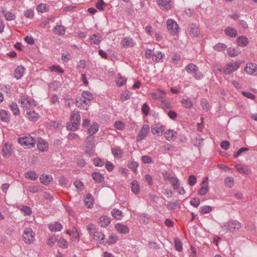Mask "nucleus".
Returning a JSON list of instances; mask_svg holds the SVG:
<instances>
[{
	"instance_id": "bf43d9fd",
	"label": "nucleus",
	"mask_w": 257,
	"mask_h": 257,
	"mask_svg": "<svg viewBox=\"0 0 257 257\" xmlns=\"http://www.w3.org/2000/svg\"><path fill=\"white\" fill-rule=\"evenodd\" d=\"M58 245L60 247H62L63 248H66L68 247V244L67 241L66 240L64 239V238H60L58 241Z\"/></svg>"
},
{
	"instance_id": "c03bdc74",
	"label": "nucleus",
	"mask_w": 257,
	"mask_h": 257,
	"mask_svg": "<svg viewBox=\"0 0 257 257\" xmlns=\"http://www.w3.org/2000/svg\"><path fill=\"white\" fill-rule=\"evenodd\" d=\"M194 76H195L196 79H201L203 78V74L198 71V68L197 66L194 65Z\"/></svg>"
},
{
	"instance_id": "a19ab883",
	"label": "nucleus",
	"mask_w": 257,
	"mask_h": 257,
	"mask_svg": "<svg viewBox=\"0 0 257 257\" xmlns=\"http://www.w3.org/2000/svg\"><path fill=\"white\" fill-rule=\"evenodd\" d=\"M100 37L97 34H93L90 37V40L91 43L98 45L101 42Z\"/></svg>"
},
{
	"instance_id": "3c124183",
	"label": "nucleus",
	"mask_w": 257,
	"mask_h": 257,
	"mask_svg": "<svg viewBox=\"0 0 257 257\" xmlns=\"http://www.w3.org/2000/svg\"><path fill=\"white\" fill-rule=\"evenodd\" d=\"M3 13L4 14L5 18L8 21H12L15 19L16 16L15 15L11 12H6L4 11H3Z\"/></svg>"
},
{
	"instance_id": "473e14b6",
	"label": "nucleus",
	"mask_w": 257,
	"mask_h": 257,
	"mask_svg": "<svg viewBox=\"0 0 257 257\" xmlns=\"http://www.w3.org/2000/svg\"><path fill=\"white\" fill-rule=\"evenodd\" d=\"M52 177L51 175L43 174L40 178L41 182L45 185L48 184L52 180Z\"/></svg>"
},
{
	"instance_id": "c85d7f7f",
	"label": "nucleus",
	"mask_w": 257,
	"mask_h": 257,
	"mask_svg": "<svg viewBox=\"0 0 257 257\" xmlns=\"http://www.w3.org/2000/svg\"><path fill=\"white\" fill-rule=\"evenodd\" d=\"M224 33L226 35L232 38L235 37L237 35L236 30L230 27H227L224 30Z\"/></svg>"
},
{
	"instance_id": "864d4df0",
	"label": "nucleus",
	"mask_w": 257,
	"mask_h": 257,
	"mask_svg": "<svg viewBox=\"0 0 257 257\" xmlns=\"http://www.w3.org/2000/svg\"><path fill=\"white\" fill-rule=\"evenodd\" d=\"M178 206V201L175 202H169L167 204V207L168 209L170 210H175L177 208Z\"/></svg>"
},
{
	"instance_id": "f257e3e1",
	"label": "nucleus",
	"mask_w": 257,
	"mask_h": 257,
	"mask_svg": "<svg viewBox=\"0 0 257 257\" xmlns=\"http://www.w3.org/2000/svg\"><path fill=\"white\" fill-rule=\"evenodd\" d=\"M81 117L80 112L77 110H73L70 116V122L67 124V128L71 131H75L80 124Z\"/></svg>"
},
{
	"instance_id": "0e129e2a",
	"label": "nucleus",
	"mask_w": 257,
	"mask_h": 257,
	"mask_svg": "<svg viewBox=\"0 0 257 257\" xmlns=\"http://www.w3.org/2000/svg\"><path fill=\"white\" fill-rule=\"evenodd\" d=\"M214 49L215 50L221 51L223 50H225L227 47L225 44L219 43L214 46Z\"/></svg>"
},
{
	"instance_id": "2f4dec72",
	"label": "nucleus",
	"mask_w": 257,
	"mask_h": 257,
	"mask_svg": "<svg viewBox=\"0 0 257 257\" xmlns=\"http://www.w3.org/2000/svg\"><path fill=\"white\" fill-rule=\"evenodd\" d=\"M111 215L115 219L118 220L121 219L123 215L122 212L118 209H113L111 211Z\"/></svg>"
},
{
	"instance_id": "680f3d73",
	"label": "nucleus",
	"mask_w": 257,
	"mask_h": 257,
	"mask_svg": "<svg viewBox=\"0 0 257 257\" xmlns=\"http://www.w3.org/2000/svg\"><path fill=\"white\" fill-rule=\"evenodd\" d=\"M225 184L229 188H231L234 184V180L233 178L228 177L225 179Z\"/></svg>"
},
{
	"instance_id": "052dcab7",
	"label": "nucleus",
	"mask_w": 257,
	"mask_h": 257,
	"mask_svg": "<svg viewBox=\"0 0 257 257\" xmlns=\"http://www.w3.org/2000/svg\"><path fill=\"white\" fill-rule=\"evenodd\" d=\"M114 126L117 130H123L125 127V125L124 123L121 121H116L114 123Z\"/></svg>"
},
{
	"instance_id": "6e6552de",
	"label": "nucleus",
	"mask_w": 257,
	"mask_h": 257,
	"mask_svg": "<svg viewBox=\"0 0 257 257\" xmlns=\"http://www.w3.org/2000/svg\"><path fill=\"white\" fill-rule=\"evenodd\" d=\"M149 132V126L147 124H144L143 125L141 129L140 130L137 138V142H141L142 140L144 139L147 136Z\"/></svg>"
},
{
	"instance_id": "ddd939ff",
	"label": "nucleus",
	"mask_w": 257,
	"mask_h": 257,
	"mask_svg": "<svg viewBox=\"0 0 257 257\" xmlns=\"http://www.w3.org/2000/svg\"><path fill=\"white\" fill-rule=\"evenodd\" d=\"M135 44V42L133 39L130 37L124 38L121 41V45L124 48L132 47Z\"/></svg>"
},
{
	"instance_id": "e2e57ef3",
	"label": "nucleus",
	"mask_w": 257,
	"mask_h": 257,
	"mask_svg": "<svg viewBox=\"0 0 257 257\" xmlns=\"http://www.w3.org/2000/svg\"><path fill=\"white\" fill-rule=\"evenodd\" d=\"M201 105L204 110L206 111L208 110L209 108V104L207 100L205 99H202L201 101Z\"/></svg>"
},
{
	"instance_id": "f03ea898",
	"label": "nucleus",
	"mask_w": 257,
	"mask_h": 257,
	"mask_svg": "<svg viewBox=\"0 0 257 257\" xmlns=\"http://www.w3.org/2000/svg\"><path fill=\"white\" fill-rule=\"evenodd\" d=\"M20 101L21 106L27 111L32 109L37 105L36 101L26 95H23L21 96Z\"/></svg>"
},
{
	"instance_id": "9b49d317",
	"label": "nucleus",
	"mask_w": 257,
	"mask_h": 257,
	"mask_svg": "<svg viewBox=\"0 0 257 257\" xmlns=\"http://www.w3.org/2000/svg\"><path fill=\"white\" fill-rule=\"evenodd\" d=\"M114 228L120 234H127L130 232V228L127 225L120 223L115 224Z\"/></svg>"
},
{
	"instance_id": "2eb2a0df",
	"label": "nucleus",
	"mask_w": 257,
	"mask_h": 257,
	"mask_svg": "<svg viewBox=\"0 0 257 257\" xmlns=\"http://www.w3.org/2000/svg\"><path fill=\"white\" fill-rule=\"evenodd\" d=\"M110 223V218L107 215L100 216L98 220V223L101 227H107Z\"/></svg>"
},
{
	"instance_id": "49530a36",
	"label": "nucleus",
	"mask_w": 257,
	"mask_h": 257,
	"mask_svg": "<svg viewBox=\"0 0 257 257\" xmlns=\"http://www.w3.org/2000/svg\"><path fill=\"white\" fill-rule=\"evenodd\" d=\"M49 69L51 72H56L58 73H64L63 69L58 65H53L49 67Z\"/></svg>"
},
{
	"instance_id": "c9c22d12",
	"label": "nucleus",
	"mask_w": 257,
	"mask_h": 257,
	"mask_svg": "<svg viewBox=\"0 0 257 257\" xmlns=\"http://www.w3.org/2000/svg\"><path fill=\"white\" fill-rule=\"evenodd\" d=\"M53 30L54 32L59 35H63L66 32L65 28L62 25H57Z\"/></svg>"
},
{
	"instance_id": "423d86ee",
	"label": "nucleus",
	"mask_w": 257,
	"mask_h": 257,
	"mask_svg": "<svg viewBox=\"0 0 257 257\" xmlns=\"http://www.w3.org/2000/svg\"><path fill=\"white\" fill-rule=\"evenodd\" d=\"M163 176L164 179L170 182L174 190L179 189L180 183L177 177L172 176L167 173H165Z\"/></svg>"
},
{
	"instance_id": "603ef678",
	"label": "nucleus",
	"mask_w": 257,
	"mask_h": 257,
	"mask_svg": "<svg viewBox=\"0 0 257 257\" xmlns=\"http://www.w3.org/2000/svg\"><path fill=\"white\" fill-rule=\"evenodd\" d=\"M128 167L132 170L135 173L137 172L139 164L137 162L132 161L128 164Z\"/></svg>"
},
{
	"instance_id": "a18cd8bd",
	"label": "nucleus",
	"mask_w": 257,
	"mask_h": 257,
	"mask_svg": "<svg viewBox=\"0 0 257 257\" xmlns=\"http://www.w3.org/2000/svg\"><path fill=\"white\" fill-rule=\"evenodd\" d=\"M10 107L11 108V110L13 111V114L15 115H18L20 113V110L18 105L15 103H12V104L10 105Z\"/></svg>"
},
{
	"instance_id": "39448f33",
	"label": "nucleus",
	"mask_w": 257,
	"mask_h": 257,
	"mask_svg": "<svg viewBox=\"0 0 257 257\" xmlns=\"http://www.w3.org/2000/svg\"><path fill=\"white\" fill-rule=\"evenodd\" d=\"M25 242L28 244H31L35 240L34 233L30 227H26L23 234Z\"/></svg>"
},
{
	"instance_id": "de8ad7c7",
	"label": "nucleus",
	"mask_w": 257,
	"mask_h": 257,
	"mask_svg": "<svg viewBox=\"0 0 257 257\" xmlns=\"http://www.w3.org/2000/svg\"><path fill=\"white\" fill-rule=\"evenodd\" d=\"M161 107L164 109H170L172 108L170 102L166 100H163L161 103Z\"/></svg>"
},
{
	"instance_id": "69168bd1",
	"label": "nucleus",
	"mask_w": 257,
	"mask_h": 257,
	"mask_svg": "<svg viewBox=\"0 0 257 257\" xmlns=\"http://www.w3.org/2000/svg\"><path fill=\"white\" fill-rule=\"evenodd\" d=\"M142 161L144 164H150L153 163L152 158L149 156H143L142 157Z\"/></svg>"
},
{
	"instance_id": "4be33fe9",
	"label": "nucleus",
	"mask_w": 257,
	"mask_h": 257,
	"mask_svg": "<svg viewBox=\"0 0 257 257\" xmlns=\"http://www.w3.org/2000/svg\"><path fill=\"white\" fill-rule=\"evenodd\" d=\"M25 70V69L24 67L22 66H17L14 72L15 78L18 80L21 79L24 75Z\"/></svg>"
},
{
	"instance_id": "aec40b11",
	"label": "nucleus",
	"mask_w": 257,
	"mask_h": 257,
	"mask_svg": "<svg viewBox=\"0 0 257 257\" xmlns=\"http://www.w3.org/2000/svg\"><path fill=\"white\" fill-rule=\"evenodd\" d=\"M12 152L11 145L8 143H5L2 149L3 156L5 158H7L11 155Z\"/></svg>"
},
{
	"instance_id": "37998d69",
	"label": "nucleus",
	"mask_w": 257,
	"mask_h": 257,
	"mask_svg": "<svg viewBox=\"0 0 257 257\" xmlns=\"http://www.w3.org/2000/svg\"><path fill=\"white\" fill-rule=\"evenodd\" d=\"M174 244L176 249L178 251H181L182 250V244L180 239L178 238H174Z\"/></svg>"
},
{
	"instance_id": "79ce46f5",
	"label": "nucleus",
	"mask_w": 257,
	"mask_h": 257,
	"mask_svg": "<svg viewBox=\"0 0 257 257\" xmlns=\"http://www.w3.org/2000/svg\"><path fill=\"white\" fill-rule=\"evenodd\" d=\"M25 177L31 180H35L38 176L34 171H28L25 173Z\"/></svg>"
},
{
	"instance_id": "393cba45",
	"label": "nucleus",
	"mask_w": 257,
	"mask_h": 257,
	"mask_svg": "<svg viewBox=\"0 0 257 257\" xmlns=\"http://www.w3.org/2000/svg\"><path fill=\"white\" fill-rule=\"evenodd\" d=\"M131 191L135 194H138L140 192L139 183L137 180H133L131 182Z\"/></svg>"
},
{
	"instance_id": "58836bf2",
	"label": "nucleus",
	"mask_w": 257,
	"mask_h": 257,
	"mask_svg": "<svg viewBox=\"0 0 257 257\" xmlns=\"http://www.w3.org/2000/svg\"><path fill=\"white\" fill-rule=\"evenodd\" d=\"M132 93L126 90L122 92L120 95V99L121 101H124L131 98Z\"/></svg>"
},
{
	"instance_id": "5fc2aeb1",
	"label": "nucleus",
	"mask_w": 257,
	"mask_h": 257,
	"mask_svg": "<svg viewBox=\"0 0 257 257\" xmlns=\"http://www.w3.org/2000/svg\"><path fill=\"white\" fill-rule=\"evenodd\" d=\"M228 54L230 57H235L239 54V52L234 48H229L227 49Z\"/></svg>"
},
{
	"instance_id": "20e7f679",
	"label": "nucleus",
	"mask_w": 257,
	"mask_h": 257,
	"mask_svg": "<svg viewBox=\"0 0 257 257\" xmlns=\"http://www.w3.org/2000/svg\"><path fill=\"white\" fill-rule=\"evenodd\" d=\"M167 28L168 31L172 34L176 35L179 31V26L177 22L172 19H169L166 22Z\"/></svg>"
},
{
	"instance_id": "4d7b16f0",
	"label": "nucleus",
	"mask_w": 257,
	"mask_h": 257,
	"mask_svg": "<svg viewBox=\"0 0 257 257\" xmlns=\"http://www.w3.org/2000/svg\"><path fill=\"white\" fill-rule=\"evenodd\" d=\"M117 237L114 234H111L107 240V242L109 244H112L116 242Z\"/></svg>"
},
{
	"instance_id": "cd10ccee",
	"label": "nucleus",
	"mask_w": 257,
	"mask_h": 257,
	"mask_svg": "<svg viewBox=\"0 0 257 257\" xmlns=\"http://www.w3.org/2000/svg\"><path fill=\"white\" fill-rule=\"evenodd\" d=\"M151 95L153 99H160L165 97L166 92L163 90H158L156 92L152 93Z\"/></svg>"
},
{
	"instance_id": "b1692460",
	"label": "nucleus",
	"mask_w": 257,
	"mask_h": 257,
	"mask_svg": "<svg viewBox=\"0 0 257 257\" xmlns=\"http://www.w3.org/2000/svg\"><path fill=\"white\" fill-rule=\"evenodd\" d=\"M49 229L53 232L60 231L62 228V224L58 222H55L49 225Z\"/></svg>"
},
{
	"instance_id": "5701e85b",
	"label": "nucleus",
	"mask_w": 257,
	"mask_h": 257,
	"mask_svg": "<svg viewBox=\"0 0 257 257\" xmlns=\"http://www.w3.org/2000/svg\"><path fill=\"white\" fill-rule=\"evenodd\" d=\"M111 152L115 158L121 159L122 157L123 153L120 148H112L111 149Z\"/></svg>"
},
{
	"instance_id": "0eeeda50",
	"label": "nucleus",
	"mask_w": 257,
	"mask_h": 257,
	"mask_svg": "<svg viewBox=\"0 0 257 257\" xmlns=\"http://www.w3.org/2000/svg\"><path fill=\"white\" fill-rule=\"evenodd\" d=\"M240 63L235 62L234 63L227 64L223 69V73L225 74H230L236 70L239 67Z\"/></svg>"
},
{
	"instance_id": "4c0bfd02",
	"label": "nucleus",
	"mask_w": 257,
	"mask_h": 257,
	"mask_svg": "<svg viewBox=\"0 0 257 257\" xmlns=\"http://www.w3.org/2000/svg\"><path fill=\"white\" fill-rule=\"evenodd\" d=\"M61 86V83L58 81H53L49 84V88L51 90H57Z\"/></svg>"
},
{
	"instance_id": "a878e982",
	"label": "nucleus",
	"mask_w": 257,
	"mask_h": 257,
	"mask_svg": "<svg viewBox=\"0 0 257 257\" xmlns=\"http://www.w3.org/2000/svg\"><path fill=\"white\" fill-rule=\"evenodd\" d=\"M99 125L98 123L97 122L93 123L88 128V133L90 135L92 136L96 134L98 131Z\"/></svg>"
},
{
	"instance_id": "6ab92c4d",
	"label": "nucleus",
	"mask_w": 257,
	"mask_h": 257,
	"mask_svg": "<svg viewBox=\"0 0 257 257\" xmlns=\"http://www.w3.org/2000/svg\"><path fill=\"white\" fill-rule=\"evenodd\" d=\"M26 116L29 120L32 121L37 120L40 117L39 114L35 111L32 110V109L27 111Z\"/></svg>"
},
{
	"instance_id": "7ed1b4c3",
	"label": "nucleus",
	"mask_w": 257,
	"mask_h": 257,
	"mask_svg": "<svg viewBox=\"0 0 257 257\" xmlns=\"http://www.w3.org/2000/svg\"><path fill=\"white\" fill-rule=\"evenodd\" d=\"M18 142L25 149H30L34 147L36 140L30 136H26L18 139Z\"/></svg>"
},
{
	"instance_id": "6e6d98bb",
	"label": "nucleus",
	"mask_w": 257,
	"mask_h": 257,
	"mask_svg": "<svg viewBox=\"0 0 257 257\" xmlns=\"http://www.w3.org/2000/svg\"><path fill=\"white\" fill-rule=\"evenodd\" d=\"M182 105L186 108H190L192 106V102L189 99H183L182 100Z\"/></svg>"
},
{
	"instance_id": "f3484780",
	"label": "nucleus",
	"mask_w": 257,
	"mask_h": 257,
	"mask_svg": "<svg viewBox=\"0 0 257 257\" xmlns=\"http://www.w3.org/2000/svg\"><path fill=\"white\" fill-rule=\"evenodd\" d=\"M37 148L41 152L47 151L48 148L47 142L41 138L38 139L37 142Z\"/></svg>"
},
{
	"instance_id": "09e8293b",
	"label": "nucleus",
	"mask_w": 257,
	"mask_h": 257,
	"mask_svg": "<svg viewBox=\"0 0 257 257\" xmlns=\"http://www.w3.org/2000/svg\"><path fill=\"white\" fill-rule=\"evenodd\" d=\"M93 163L95 166L102 167L103 166L105 162L104 161L100 158L97 157L93 159Z\"/></svg>"
},
{
	"instance_id": "a211bd4d",
	"label": "nucleus",
	"mask_w": 257,
	"mask_h": 257,
	"mask_svg": "<svg viewBox=\"0 0 257 257\" xmlns=\"http://www.w3.org/2000/svg\"><path fill=\"white\" fill-rule=\"evenodd\" d=\"M92 236L97 243H103L104 241L105 235L102 232H94L93 235Z\"/></svg>"
},
{
	"instance_id": "4468645a",
	"label": "nucleus",
	"mask_w": 257,
	"mask_h": 257,
	"mask_svg": "<svg viewBox=\"0 0 257 257\" xmlns=\"http://www.w3.org/2000/svg\"><path fill=\"white\" fill-rule=\"evenodd\" d=\"M90 105V103L87 102L82 97L77 99L76 101V105L80 109L87 110Z\"/></svg>"
},
{
	"instance_id": "13d9d810",
	"label": "nucleus",
	"mask_w": 257,
	"mask_h": 257,
	"mask_svg": "<svg viewBox=\"0 0 257 257\" xmlns=\"http://www.w3.org/2000/svg\"><path fill=\"white\" fill-rule=\"evenodd\" d=\"M212 210V207L208 205L202 206L200 208V211L203 214L209 213Z\"/></svg>"
},
{
	"instance_id": "e433bc0d",
	"label": "nucleus",
	"mask_w": 257,
	"mask_h": 257,
	"mask_svg": "<svg viewBox=\"0 0 257 257\" xmlns=\"http://www.w3.org/2000/svg\"><path fill=\"white\" fill-rule=\"evenodd\" d=\"M235 167L240 173L247 174L248 173V170L244 165L237 164L235 165Z\"/></svg>"
},
{
	"instance_id": "774afa93",
	"label": "nucleus",
	"mask_w": 257,
	"mask_h": 257,
	"mask_svg": "<svg viewBox=\"0 0 257 257\" xmlns=\"http://www.w3.org/2000/svg\"><path fill=\"white\" fill-rule=\"evenodd\" d=\"M126 82V78L119 77L116 80V84L119 87L123 86Z\"/></svg>"
},
{
	"instance_id": "bb28decb",
	"label": "nucleus",
	"mask_w": 257,
	"mask_h": 257,
	"mask_svg": "<svg viewBox=\"0 0 257 257\" xmlns=\"http://www.w3.org/2000/svg\"><path fill=\"white\" fill-rule=\"evenodd\" d=\"M91 176L93 179L97 183L102 182L104 180L103 175L99 172H93Z\"/></svg>"
},
{
	"instance_id": "412c9836",
	"label": "nucleus",
	"mask_w": 257,
	"mask_h": 257,
	"mask_svg": "<svg viewBox=\"0 0 257 257\" xmlns=\"http://www.w3.org/2000/svg\"><path fill=\"white\" fill-rule=\"evenodd\" d=\"M177 133L173 130H167L165 133V138L168 141H174L177 138Z\"/></svg>"
},
{
	"instance_id": "338daca9",
	"label": "nucleus",
	"mask_w": 257,
	"mask_h": 257,
	"mask_svg": "<svg viewBox=\"0 0 257 257\" xmlns=\"http://www.w3.org/2000/svg\"><path fill=\"white\" fill-rule=\"evenodd\" d=\"M208 191V187L207 185L202 186L198 190V194L200 195H205Z\"/></svg>"
},
{
	"instance_id": "f704fd0d",
	"label": "nucleus",
	"mask_w": 257,
	"mask_h": 257,
	"mask_svg": "<svg viewBox=\"0 0 257 257\" xmlns=\"http://www.w3.org/2000/svg\"><path fill=\"white\" fill-rule=\"evenodd\" d=\"M85 205L88 208H90L93 206V199L90 194L87 195V196L84 199Z\"/></svg>"
},
{
	"instance_id": "72a5a7b5",
	"label": "nucleus",
	"mask_w": 257,
	"mask_h": 257,
	"mask_svg": "<svg viewBox=\"0 0 257 257\" xmlns=\"http://www.w3.org/2000/svg\"><path fill=\"white\" fill-rule=\"evenodd\" d=\"M165 56V55L164 53L160 51H158L156 53H154L153 60L156 62H162V59Z\"/></svg>"
},
{
	"instance_id": "7c9ffc66",
	"label": "nucleus",
	"mask_w": 257,
	"mask_h": 257,
	"mask_svg": "<svg viewBox=\"0 0 257 257\" xmlns=\"http://www.w3.org/2000/svg\"><path fill=\"white\" fill-rule=\"evenodd\" d=\"M82 97L83 99L90 103V102L94 99L93 95L89 91H84L82 92Z\"/></svg>"
},
{
	"instance_id": "dca6fc26",
	"label": "nucleus",
	"mask_w": 257,
	"mask_h": 257,
	"mask_svg": "<svg viewBox=\"0 0 257 257\" xmlns=\"http://www.w3.org/2000/svg\"><path fill=\"white\" fill-rule=\"evenodd\" d=\"M165 131L164 127L160 124H154L152 127V133L153 135L159 136Z\"/></svg>"
},
{
	"instance_id": "8fccbe9b",
	"label": "nucleus",
	"mask_w": 257,
	"mask_h": 257,
	"mask_svg": "<svg viewBox=\"0 0 257 257\" xmlns=\"http://www.w3.org/2000/svg\"><path fill=\"white\" fill-rule=\"evenodd\" d=\"M95 6L99 10L103 11L105 8L106 4L104 2L103 0H98L96 3Z\"/></svg>"
},
{
	"instance_id": "1a4fd4ad",
	"label": "nucleus",
	"mask_w": 257,
	"mask_h": 257,
	"mask_svg": "<svg viewBox=\"0 0 257 257\" xmlns=\"http://www.w3.org/2000/svg\"><path fill=\"white\" fill-rule=\"evenodd\" d=\"M171 0H157L159 7L162 10L167 11L172 8Z\"/></svg>"
},
{
	"instance_id": "c756f323",
	"label": "nucleus",
	"mask_w": 257,
	"mask_h": 257,
	"mask_svg": "<svg viewBox=\"0 0 257 257\" xmlns=\"http://www.w3.org/2000/svg\"><path fill=\"white\" fill-rule=\"evenodd\" d=\"M248 39L246 37L240 36L237 39V44L241 47H245L248 44Z\"/></svg>"
},
{
	"instance_id": "f8f14e48",
	"label": "nucleus",
	"mask_w": 257,
	"mask_h": 257,
	"mask_svg": "<svg viewBox=\"0 0 257 257\" xmlns=\"http://www.w3.org/2000/svg\"><path fill=\"white\" fill-rule=\"evenodd\" d=\"M244 70L248 74H257V65L252 62L248 63Z\"/></svg>"
},
{
	"instance_id": "ea45409f",
	"label": "nucleus",
	"mask_w": 257,
	"mask_h": 257,
	"mask_svg": "<svg viewBox=\"0 0 257 257\" xmlns=\"http://www.w3.org/2000/svg\"><path fill=\"white\" fill-rule=\"evenodd\" d=\"M0 119L4 122L9 121L10 116L5 110H0Z\"/></svg>"
},
{
	"instance_id": "9d476101",
	"label": "nucleus",
	"mask_w": 257,
	"mask_h": 257,
	"mask_svg": "<svg viewBox=\"0 0 257 257\" xmlns=\"http://www.w3.org/2000/svg\"><path fill=\"white\" fill-rule=\"evenodd\" d=\"M241 226V223L236 220L229 221L227 222L228 230L230 232L239 230Z\"/></svg>"
}]
</instances>
